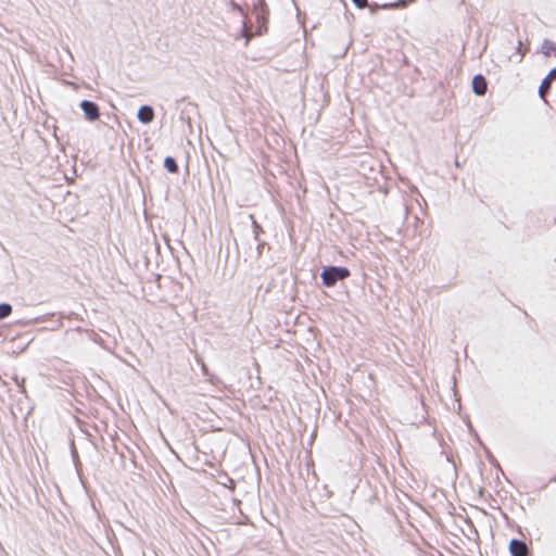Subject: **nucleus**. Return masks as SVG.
<instances>
[{"label": "nucleus", "instance_id": "obj_1", "mask_svg": "<svg viewBox=\"0 0 556 556\" xmlns=\"http://www.w3.org/2000/svg\"><path fill=\"white\" fill-rule=\"evenodd\" d=\"M350 276V270L345 267H329L321 273V279L325 286L332 287L338 280H343Z\"/></svg>", "mask_w": 556, "mask_h": 556}, {"label": "nucleus", "instance_id": "obj_2", "mask_svg": "<svg viewBox=\"0 0 556 556\" xmlns=\"http://www.w3.org/2000/svg\"><path fill=\"white\" fill-rule=\"evenodd\" d=\"M80 108L88 121L93 122L100 117L99 108L96 103L88 100H84L80 103Z\"/></svg>", "mask_w": 556, "mask_h": 556}, {"label": "nucleus", "instance_id": "obj_3", "mask_svg": "<svg viewBox=\"0 0 556 556\" xmlns=\"http://www.w3.org/2000/svg\"><path fill=\"white\" fill-rule=\"evenodd\" d=\"M509 552L513 556H528L529 548L525 542L511 540L509 543Z\"/></svg>", "mask_w": 556, "mask_h": 556}, {"label": "nucleus", "instance_id": "obj_4", "mask_svg": "<svg viewBox=\"0 0 556 556\" xmlns=\"http://www.w3.org/2000/svg\"><path fill=\"white\" fill-rule=\"evenodd\" d=\"M472 90L477 96H484L488 90V83L482 75H476L472 79Z\"/></svg>", "mask_w": 556, "mask_h": 556}, {"label": "nucleus", "instance_id": "obj_5", "mask_svg": "<svg viewBox=\"0 0 556 556\" xmlns=\"http://www.w3.org/2000/svg\"><path fill=\"white\" fill-rule=\"evenodd\" d=\"M138 118L140 122L148 124L153 121L154 112L151 106H141L138 111Z\"/></svg>", "mask_w": 556, "mask_h": 556}, {"label": "nucleus", "instance_id": "obj_6", "mask_svg": "<svg viewBox=\"0 0 556 556\" xmlns=\"http://www.w3.org/2000/svg\"><path fill=\"white\" fill-rule=\"evenodd\" d=\"M541 52L546 56H555L556 58V43L554 41L545 39L541 46Z\"/></svg>", "mask_w": 556, "mask_h": 556}, {"label": "nucleus", "instance_id": "obj_7", "mask_svg": "<svg viewBox=\"0 0 556 556\" xmlns=\"http://www.w3.org/2000/svg\"><path fill=\"white\" fill-rule=\"evenodd\" d=\"M552 80L546 76L543 81L541 83V86L539 88L540 97L545 100V96L551 88Z\"/></svg>", "mask_w": 556, "mask_h": 556}, {"label": "nucleus", "instance_id": "obj_8", "mask_svg": "<svg viewBox=\"0 0 556 556\" xmlns=\"http://www.w3.org/2000/svg\"><path fill=\"white\" fill-rule=\"evenodd\" d=\"M528 52V48L522 45V42L519 40L518 45L516 47V54H517V63L522 62L526 53Z\"/></svg>", "mask_w": 556, "mask_h": 556}, {"label": "nucleus", "instance_id": "obj_9", "mask_svg": "<svg viewBox=\"0 0 556 556\" xmlns=\"http://www.w3.org/2000/svg\"><path fill=\"white\" fill-rule=\"evenodd\" d=\"M164 166L169 173H177L178 172V165L176 161L173 157H166L164 161Z\"/></svg>", "mask_w": 556, "mask_h": 556}, {"label": "nucleus", "instance_id": "obj_10", "mask_svg": "<svg viewBox=\"0 0 556 556\" xmlns=\"http://www.w3.org/2000/svg\"><path fill=\"white\" fill-rule=\"evenodd\" d=\"M11 311H12V308L9 304L2 303V306H1L2 318H5L7 316H9L11 314Z\"/></svg>", "mask_w": 556, "mask_h": 556}, {"label": "nucleus", "instance_id": "obj_11", "mask_svg": "<svg viewBox=\"0 0 556 556\" xmlns=\"http://www.w3.org/2000/svg\"><path fill=\"white\" fill-rule=\"evenodd\" d=\"M352 1L359 9H364L367 7V0H352Z\"/></svg>", "mask_w": 556, "mask_h": 556}, {"label": "nucleus", "instance_id": "obj_12", "mask_svg": "<svg viewBox=\"0 0 556 556\" xmlns=\"http://www.w3.org/2000/svg\"><path fill=\"white\" fill-rule=\"evenodd\" d=\"M264 13H265V9L262 8L261 13L257 15L258 23H265L266 18L264 16Z\"/></svg>", "mask_w": 556, "mask_h": 556}, {"label": "nucleus", "instance_id": "obj_13", "mask_svg": "<svg viewBox=\"0 0 556 556\" xmlns=\"http://www.w3.org/2000/svg\"><path fill=\"white\" fill-rule=\"evenodd\" d=\"M413 1H414V0H401V1H400V2H401V3H400V5L404 7V5H406V3H408V2H413ZM390 7H392V8H397V7H399V3L391 4Z\"/></svg>", "mask_w": 556, "mask_h": 556}, {"label": "nucleus", "instance_id": "obj_14", "mask_svg": "<svg viewBox=\"0 0 556 556\" xmlns=\"http://www.w3.org/2000/svg\"><path fill=\"white\" fill-rule=\"evenodd\" d=\"M547 77H548L552 81L556 79V67H555V68H553V70L548 73Z\"/></svg>", "mask_w": 556, "mask_h": 556}]
</instances>
